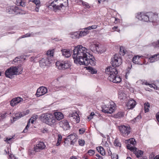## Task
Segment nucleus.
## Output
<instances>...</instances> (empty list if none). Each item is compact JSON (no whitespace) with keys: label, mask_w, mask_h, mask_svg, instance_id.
Listing matches in <instances>:
<instances>
[{"label":"nucleus","mask_w":159,"mask_h":159,"mask_svg":"<svg viewBox=\"0 0 159 159\" xmlns=\"http://www.w3.org/2000/svg\"><path fill=\"white\" fill-rule=\"evenodd\" d=\"M53 52H52V51H48L47 52V55H48L47 57H48V55H49L50 56H53Z\"/></svg>","instance_id":"nucleus-46"},{"label":"nucleus","mask_w":159,"mask_h":159,"mask_svg":"<svg viewBox=\"0 0 159 159\" xmlns=\"http://www.w3.org/2000/svg\"><path fill=\"white\" fill-rule=\"evenodd\" d=\"M148 14L149 15V21L153 22L157 20L158 17L157 13H154L152 12H148Z\"/></svg>","instance_id":"nucleus-17"},{"label":"nucleus","mask_w":159,"mask_h":159,"mask_svg":"<svg viewBox=\"0 0 159 159\" xmlns=\"http://www.w3.org/2000/svg\"><path fill=\"white\" fill-rule=\"evenodd\" d=\"M89 31L88 30H86L84 29V31H79V34L80 36V38L82 37L83 36H85L88 34Z\"/></svg>","instance_id":"nucleus-27"},{"label":"nucleus","mask_w":159,"mask_h":159,"mask_svg":"<svg viewBox=\"0 0 159 159\" xmlns=\"http://www.w3.org/2000/svg\"><path fill=\"white\" fill-rule=\"evenodd\" d=\"M57 66L58 67L59 69L65 70L69 68L70 66V64L67 61H65L62 62L57 61L56 63Z\"/></svg>","instance_id":"nucleus-9"},{"label":"nucleus","mask_w":159,"mask_h":159,"mask_svg":"<svg viewBox=\"0 0 159 159\" xmlns=\"http://www.w3.org/2000/svg\"><path fill=\"white\" fill-rule=\"evenodd\" d=\"M55 119L60 120L63 118V114L59 112H55L54 113Z\"/></svg>","instance_id":"nucleus-21"},{"label":"nucleus","mask_w":159,"mask_h":159,"mask_svg":"<svg viewBox=\"0 0 159 159\" xmlns=\"http://www.w3.org/2000/svg\"><path fill=\"white\" fill-rule=\"evenodd\" d=\"M100 153L102 156H104L105 154V152L104 148L102 147V149H101Z\"/></svg>","instance_id":"nucleus-48"},{"label":"nucleus","mask_w":159,"mask_h":159,"mask_svg":"<svg viewBox=\"0 0 159 159\" xmlns=\"http://www.w3.org/2000/svg\"><path fill=\"white\" fill-rule=\"evenodd\" d=\"M86 48L79 45L75 47L73 50L72 55L74 62L80 65L95 66L96 62L94 57L87 52Z\"/></svg>","instance_id":"nucleus-1"},{"label":"nucleus","mask_w":159,"mask_h":159,"mask_svg":"<svg viewBox=\"0 0 159 159\" xmlns=\"http://www.w3.org/2000/svg\"><path fill=\"white\" fill-rule=\"evenodd\" d=\"M17 2L19 3L20 5L21 6L23 7L24 6V3L22 2L21 0H18Z\"/></svg>","instance_id":"nucleus-49"},{"label":"nucleus","mask_w":159,"mask_h":159,"mask_svg":"<svg viewBox=\"0 0 159 159\" xmlns=\"http://www.w3.org/2000/svg\"><path fill=\"white\" fill-rule=\"evenodd\" d=\"M155 56L154 55H153L149 58V61L151 63L154 62L158 60V59H156Z\"/></svg>","instance_id":"nucleus-31"},{"label":"nucleus","mask_w":159,"mask_h":159,"mask_svg":"<svg viewBox=\"0 0 159 159\" xmlns=\"http://www.w3.org/2000/svg\"><path fill=\"white\" fill-rule=\"evenodd\" d=\"M61 141H59L58 140H57V142L56 143V145L57 146L60 145L61 143Z\"/></svg>","instance_id":"nucleus-62"},{"label":"nucleus","mask_w":159,"mask_h":159,"mask_svg":"<svg viewBox=\"0 0 159 159\" xmlns=\"http://www.w3.org/2000/svg\"><path fill=\"white\" fill-rule=\"evenodd\" d=\"M47 91L46 88L43 86L40 87L37 89L36 95L37 97H39L46 93Z\"/></svg>","instance_id":"nucleus-12"},{"label":"nucleus","mask_w":159,"mask_h":159,"mask_svg":"<svg viewBox=\"0 0 159 159\" xmlns=\"http://www.w3.org/2000/svg\"><path fill=\"white\" fill-rule=\"evenodd\" d=\"M38 116L37 115H35L34 116H33L32 117H31L32 118L34 119V120H36Z\"/></svg>","instance_id":"nucleus-61"},{"label":"nucleus","mask_w":159,"mask_h":159,"mask_svg":"<svg viewBox=\"0 0 159 159\" xmlns=\"http://www.w3.org/2000/svg\"><path fill=\"white\" fill-rule=\"evenodd\" d=\"M121 58L119 56L114 55L113 57L111 59V63L112 67H107L105 70V72L108 75V80L113 83H118L121 81V79L120 76L117 75L118 72L115 67L121 64Z\"/></svg>","instance_id":"nucleus-2"},{"label":"nucleus","mask_w":159,"mask_h":159,"mask_svg":"<svg viewBox=\"0 0 159 159\" xmlns=\"http://www.w3.org/2000/svg\"><path fill=\"white\" fill-rule=\"evenodd\" d=\"M90 49L93 52L95 53H102V51L101 50L99 47L98 43H93L91 44L89 46Z\"/></svg>","instance_id":"nucleus-8"},{"label":"nucleus","mask_w":159,"mask_h":159,"mask_svg":"<svg viewBox=\"0 0 159 159\" xmlns=\"http://www.w3.org/2000/svg\"><path fill=\"white\" fill-rule=\"evenodd\" d=\"M40 6H38V7L36 6V7L35 9V10L36 11L38 12L39 11V8Z\"/></svg>","instance_id":"nucleus-57"},{"label":"nucleus","mask_w":159,"mask_h":159,"mask_svg":"<svg viewBox=\"0 0 159 159\" xmlns=\"http://www.w3.org/2000/svg\"><path fill=\"white\" fill-rule=\"evenodd\" d=\"M95 115V114L93 112H91L90 116L87 117L89 120H90L93 118V116Z\"/></svg>","instance_id":"nucleus-38"},{"label":"nucleus","mask_w":159,"mask_h":159,"mask_svg":"<svg viewBox=\"0 0 159 159\" xmlns=\"http://www.w3.org/2000/svg\"><path fill=\"white\" fill-rule=\"evenodd\" d=\"M23 11L21 9L16 6H11L7 8L6 11L9 14H17L18 13H23L25 14V13H22Z\"/></svg>","instance_id":"nucleus-6"},{"label":"nucleus","mask_w":159,"mask_h":159,"mask_svg":"<svg viewBox=\"0 0 159 159\" xmlns=\"http://www.w3.org/2000/svg\"><path fill=\"white\" fill-rule=\"evenodd\" d=\"M77 140L75 134H71L68 136L65 139V141L70 142L71 145H74Z\"/></svg>","instance_id":"nucleus-13"},{"label":"nucleus","mask_w":159,"mask_h":159,"mask_svg":"<svg viewBox=\"0 0 159 159\" xmlns=\"http://www.w3.org/2000/svg\"><path fill=\"white\" fill-rule=\"evenodd\" d=\"M124 116V113L121 112H119L117 114L114 115L115 117L117 118H119L122 117Z\"/></svg>","instance_id":"nucleus-30"},{"label":"nucleus","mask_w":159,"mask_h":159,"mask_svg":"<svg viewBox=\"0 0 159 159\" xmlns=\"http://www.w3.org/2000/svg\"><path fill=\"white\" fill-rule=\"evenodd\" d=\"M94 151L93 150L90 149L88 152V153H89L90 156H92L94 154Z\"/></svg>","instance_id":"nucleus-39"},{"label":"nucleus","mask_w":159,"mask_h":159,"mask_svg":"<svg viewBox=\"0 0 159 159\" xmlns=\"http://www.w3.org/2000/svg\"><path fill=\"white\" fill-rule=\"evenodd\" d=\"M98 27V25H93L91 26H89L87 28H85L86 30H91L96 29Z\"/></svg>","instance_id":"nucleus-32"},{"label":"nucleus","mask_w":159,"mask_h":159,"mask_svg":"<svg viewBox=\"0 0 159 159\" xmlns=\"http://www.w3.org/2000/svg\"><path fill=\"white\" fill-rule=\"evenodd\" d=\"M46 147V145L44 143L39 141L35 146H34V149L35 152H39L44 149Z\"/></svg>","instance_id":"nucleus-11"},{"label":"nucleus","mask_w":159,"mask_h":159,"mask_svg":"<svg viewBox=\"0 0 159 159\" xmlns=\"http://www.w3.org/2000/svg\"><path fill=\"white\" fill-rule=\"evenodd\" d=\"M79 144L81 146H83L85 144V141L84 140L79 139Z\"/></svg>","instance_id":"nucleus-36"},{"label":"nucleus","mask_w":159,"mask_h":159,"mask_svg":"<svg viewBox=\"0 0 159 159\" xmlns=\"http://www.w3.org/2000/svg\"><path fill=\"white\" fill-rule=\"evenodd\" d=\"M39 32L33 33L32 32L30 33V37H34L36 35L39 34Z\"/></svg>","instance_id":"nucleus-47"},{"label":"nucleus","mask_w":159,"mask_h":159,"mask_svg":"<svg viewBox=\"0 0 159 159\" xmlns=\"http://www.w3.org/2000/svg\"><path fill=\"white\" fill-rule=\"evenodd\" d=\"M18 70V69L16 66H11L5 71V75L6 77L11 78L12 76L17 75Z\"/></svg>","instance_id":"nucleus-5"},{"label":"nucleus","mask_w":159,"mask_h":159,"mask_svg":"<svg viewBox=\"0 0 159 159\" xmlns=\"http://www.w3.org/2000/svg\"><path fill=\"white\" fill-rule=\"evenodd\" d=\"M117 29V26H114L112 28V29L114 31L116 30V31L119 32V31H120V30H116V29Z\"/></svg>","instance_id":"nucleus-54"},{"label":"nucleus","mask_w":159,"mask_h":159,"mask_svg":"<svg viewBox=\"0 0 159 159\" xmlns=\"http://www.w3.org/2000/svg\"><path fill=\"white\" fill-rule=\"evenodd\" d=\"M114 145L115 146L120 147L121 146V144L118 141L117 139H116L114 142Z\"/></svg>","instance_id":"nucleus-35"},{"label":"nucleus","mask_w":159,"mask_h":159,"mask_svg":"<svg viewBox=\"0 0 159 159\" xmlns=\"http://www.w3.org/2000/svg\"><path fill=\"white\" fill-rule=\"evenodd\" d=\"M118 98L120 100H123L126 98V95L121 90H120L118 92Z\"/></svg>","instance_id":"nucleus-23"},{"label":"nucleus","mask_w":159,"mask_h":159,"mask_svg":"<svg viewBox=\"0 0 159 159\" xmlns=\"http://www.w3.org/2000/svg\"><path fill=\"white\" fill-rule=\"evenodd\" d=\"M136 105V102L134 100H130L127 104V106L128 109L134 108Z\"/></svg>","instance_id":"nucleus-19"},{"label":"nucleus","mask_w":159,"mask_h":159,"mask_svg":"<svg viewBox=\"0 0 159 159\" xmlns=\"http://www.w3.org/2000/svg\"><path fill=\"white\" fill-rule=\"evenodd\" d=\"M18 58L17 57L15 58L13 60V61L15 62H16L18 61Z\"/></svg>","instance_id":"nucleus-63"},{"label":"nucleus","mask_w":159,"mask_h":159,"mask_svg":"<svg viewBox=\"0 0 159 159\" xmlns=\"http://www.w3.org/2000/svg\"><path fill=\"white\" fill-rule=\"evenodd\" d=\"M120 54L122 56L125 54V51L122 47H120Z\"/></svg>","instance_id":"nucleus-42"},{"label":"nucleus","mask_w":159,"mask_h":159,"mask_svg":"<svg viewBox=\"0 0 159 159\" xmlns=\"http://www.w3.org/2000/svg\"><path fill=\"white\" fill-rule=\"evenodd\" d=\"M30 124V121H29L28 122L27 125L25 127V128L24 129V130L23 131V133H26L27 131V130L28 129V128L29 127V125Z\"/></svg>","instance_id":"nucleus-41"},{"label":"nucleus","mask_w":159,"mask_h":159,"mask_svg":"<svg viewBox=\"0 0 159 159\" xmlns=\"http://www.w3.org/2000/svg\"><path fill=\"white\" fill-rule=\"evenodd\" d=\"M71 36L72 38L74 39L80 38L79 34V31H77L72 33Z\"/></svg>","instance_id":"nucleus-25"},{"label":"nucleus","mask_w":159,"mask_h":159,"mask_svg":"<svg viewBox=\"0 0 159 159\" xmlns=\"http://www.w3.org/2000/svg\"><path fill=\"white\" fill-rule=\"evenodd\" d=\"M59 124L61 127L65 130L69 129L70 128L69 123L66 120H63L59 122Z\"/></svg>","instance_id":"nucleus-15"},{"label":"nucleus","mask_w":159,"mask_h":159,"mask_svg":"<svg viewBox=\"0 0 159 159\" xmlns=\"http://www.w3.org/2000/svg\"><path fill=\"white\" fill-rule=\"evenodd\" d=\"M149 108L148 107H145V113H146L149 111Z\"/></svg>","instance_id":"nucleus-56"},{"label":"nucleus","mask_w":159,"mask_h":159,"mask_svg":"<svg viewBox=\"0 0 159 159\" xmlns=\"http://www.w3.org/2000/svg\"><path fill=\"white\" fill-rule=\"evenodd\" d=\"M112 159H118V155L114 154L111 156Z\"/></svg>","instance_id":"nucleus-45"},{"label":"nucleus","mask_w":159,"mask_h":159,"mask_svg":"<svg viewBox=\"0 0 159 159\" xmlns=\"http://www.w3.org/2000/svg\"><path fill=\"white\" fill-rule=\"evenodd\" d=\"M82 4L83 6H85V7L87 8H89L90 7L89 4L87 2L82 1Z\"/></svg>","instance_id":"nucleus-40"},{"label":"nucleus","mask_w":159,"mask_h":159,"mask_svg":"<svg viewBox=\"0 0 159 159\" xmlns=\"http://www.w3.org/2000/svg\"><path fill=\"white\" fill-rule=\"evenodd\" d=\"M128 142H129L130 143V144H132L133 145L135 144L136 143V142L135 141V139L133 138L129 139L128 140Z\"/></svg>","instance_id":"nucleus-34"},{"label":"nucleus","mask_w":159,"mask_h":159,"mask_svg":"<svg viewBox=\"0 0 159 159\" xmlns=\"http://www.w3.org/2000/svg\"><path fill=\"white\" fill-rule=\"evenodd\" d=\"M148 12L145 13L141 12L138 13L136 16V17L139 20H143L145 22L149 21V15L148 14Z\"/></svg>","instance_id":"nucleus-7"},{"label":"nucleus","mask_w":159,"mask_h":159,"mask_svg":"<svg viewBox=\"0 0 159 159\" xmlns=\"http://www.w3.org/2000/svg\"><path fill=\"white\" fill-rule=\"evenodd\" d=\"M51 60L49 59V57H46L42 58L39 61V63L40 66L44 67L45 66L48 65L50 64Z\"/></svg>","instance_id":"nucleus-10"},{"label":"nucleus","mask_w":159,"mask_h":159,"mask_svg":"<svg viewBox=\"0 0 159 159\" xmlns=\"http://www.w3.org/2000/svg\"><path fill=\"white\" fill-rule=\"evenodd\" d=\"M87 69L89 70V72L92 74H96L97 73V70L92 67L88 66Z\"/></svg>","instance_id":"nucleus-28"},{"label":"nucleus","mask_w":159,"mask_h":159,"mask_svg":"<svg viewBox=\"0 0 159 159\" xmlns=\"http://www.w3.org/2000/svg\"><path fill=\"white\" fill-rule=\"evenodd\" d=\"M156 117L158 122L159 123V112H158L157 114L156 115Z\"/></svg>","instance_id":"nucleus-55"},{"label":"nucleus","mask_w":159,"mask_h":159,"mask_svg":"<svg viewBox=\"0 0 159 159\" xmlns=\"http://www.w3.org/2000/svg\"><path fill=\"white\" fill-rule=\"evenodd\" d=\"M141 118V116L140 115H139L137 117L134 118L133 120V121L135 122V121H137L138 120L140 119Z\"/></svg>","instance_id":"nucleus-43"},{"label":"nucleus","mask_w":159,"mask_h":159,"mask_svg":"<svg viewBox=\"0 0 159 159\" xmlns=\"http://www.w3.org/2000/svg\"><path fill=\"white\" fill-rule=\"evenodd\" d=\"M154 56L156 59H158V60L159 59V53L155 54Z\"/></svg>","instance_id":"nucleus-60"},{"label":"nucleus","mask_w":159,"mask_h":159,"mask_svg":"<svg viewBox=\"0 0 159 159\" xmlns=\"http://www.w3.org/2000/svg\"><path fill=\"white\" fill-rule=\"evenodd\" d=\"M85 132V129L84 128L80 129L79 130V132L80 134H83Z\"/></svg>","instance_id":"nucleus-44"},{"label":"nucleus","mask_w":159,"mask_h":159,"mask_svg":"<svg viewBox=\"0 0 159 159\" xmlns=\"http://www.w3.org/2000/svg\"><path fill=\"white\" fill-rule=\"evenodd\" d=\"M134 153L136 155L137 157H139L142 156L143 154V152L141 150L137 149L136 148L134 152Z\"/></svg>","instance_id":"nucleus-24"},{"label":"nucleus","mask_w":159,"mask_h":159,"mask_svg":"<svg viewBox=\"0 0 159 159\" xmlns=\"http://www.w3.org/2000/svg\"><path fill=\"white\" fill-rule=\"evenodd\" d=\"M30 2L34 3L38 7V6H41L40 2L39 0H30Z\"/></svg>","instance_id":"nucleus-33"},{"label":"nucleus","mask_w":159,"mask_h":159,"mask_svg":"<svg viewBox=\"0 0 159 159\" xmlns=\"http://www.w3.org/2000/svg\"><path fill=\"white\" fill-rule=\"evenodd\" d=\"M12 138H7L5 140V141L7 142V143H9V141H10L12 139Z\"/></svg>","instance_id":"nucleus-52"},{"label":"nucleus","mask_w":159,"mask_h":159,"mask_svg":"<svg viewBox=\"0 0 159 159\" xmlns=\"http://www.w3.org/2000/svg\"><path fill=\"white\" fill-rule=\"evenodd\" d=\"M146 85H149V86L151 88H153L154 89H157V87L154 84H149L148 83H146Z\"/></svg>","instance_id":"nucleus-37"},{"label":"nucleus","mask_w":159,"mask_h":159,"mask_svg":"<svg viewBox=\"0 0 159 159\" xmlns=\"http://www.w3.org/2000/svg\"><path fill=\"white\" fill-rule=\"evenodd\" d=\"M23 99L20 97H18L12 99L10 102V105L12 107L17 105Z\"/></svg>","instance_id":"nucleus-16"},{"label":"nucleus","mask_w":159,"mask_h":159,"mask_svg":"<svg viewBox=\"0 0 159 159\" xmlns=\"http://www.w3.org/2000/svg\"><path fill=\"white\" fill-rule=\"evenodd\" d=\"M145 107H150V105L148 102L145 103L144 104Z\"/></svg>","instance_id":"nucleus-58"},{"label":"nucleus","mask_w":159,"mask_h":159,"mask_svg":"<svg viewBox=\"0 0 159 159\" xmlns=\"http://www.w3.org/2000/svg\"><path fill=\"white\" fill-rule=\"evenodd\" d=\"M154 159H159V156H156L154 158Z\"/></svg>","instance_id":"nucleus-64"},{"label":"nucleus","mask_w":159,"mask_h":159,"mask_svg":"<svg viewBox=\"0 0 159 159\" xmlns=\"http://www.w3.org/2000/svg\"><path fill=\"white\" fill-rule=\"evenodd\" d=\"M127 148L130 151L132 152H134L136 148L135 147H133L131 146V145L129 144H128L126 146Z\"/></svg>","instance_id":"nucleus-29"},{"label":"nucleus","mask_w":159,"mask_h":159,"mask_svg":"<svg viewBox=\"0 0 159 159\" xmlns=\"http://www.w3.org/2000/svg\"><path fill=\"white\" fill-rule=\"evenodd\" d=\"M61 51L62 52V55L66 57H69L71 56L70 52L68 49H62Z\"/></svg>","instance_id":"nucleus-20"},{"label":"nucleus","mask_w":159,"mask_h":159,"mask_svg":"<svg viewBox=\"0 0 159 159\" xmlns=\"http://www.w3.org/2000/svg\"><path fill=\"white\" fill-rule=\"evenodd\" d=\"M96 156L98 157V159H103L102 157L98 154H96Z\"/></svg>","instance_id":"nucleus-53"},{"label":"nucleus","mask_w":159,"mask_h":159,"mask_svg":"<svg viewBox=\"0 0 159 159\" xmlns=\"http://www.w3.org/2000/svg\"><path fill=\"white\" fill-rule=\"evenodd\" d=\"M69 116L70 117H73V119L75 120L77 123H78L80 121L79 116L76 112L70 113L69 114Z\"/></svg>","instance_id":"nucleus-18"},{"label":"nucleus","mask_w":159,"mask_h":159,"mask_svg":"<svg viewBox=\"0 0 159 159\" xmlns=\"http://www.w3.org/2000/svg\"><path fill=\"white\" fill-rule=\"evenodd\" d=\"M41 119L46 124L50 125H53L56 122V119L53 115L49 113L43 114L40 116Z\"/></svg>","instance_id":"nucleus-3"},{"label":"nucleus","mask_w":159,"mask_h":159,"mask_svg":"<svg viewBox=\"0 0 159 159\" xmlns=\"http://www.w3.org/2000/svg\"><path fill=\"white\" fill-rule=\"evenodd\" d=\"M118 129L121 135L126 137L129 134L131 129L129 126L121 125L118 127Z\"/></svg>","instance_id":"nucleus-4"},{"label":"nucleus","mask_w":159,"mask_h":159,"mask_svg":"<svg viewBox=\"0 0 159 159\" xmlns=\"http://www.w3.org/2000/svg\"><path fill=\"white\" fill-rule=\"evenodd\" d=\"M115 108V106L110 105L102 109V111L105 113L111 114L114 111Z\"/></svg>","instance_id":"nucleus-14"},{"label":"nucleus","mask_w":159,"mask_h":159,"mask_svg":"<svg viewBox=\"0 0 159 159\" xmlns=\"http://www.w3.org/2000/svg\"><path fill=\"white\" fill-rule=\"evenodd\" d=\"M25 116V114H23V113H16L15 114V117H13V120L14 122L16 120L18 119L21 117H23Z\"/></svg>","instance_id":"nucleus-22"},{"label":"nucleus","mask_w":159,"mask_h":159,"mask_svg":"<svg viewBox=\"0 0 159 159\" xmlns=\"http://www.w3.org/2000/svg\"><path fill=\"white\" fill-rule=\"evenodd\" d=\"M23 114H25V116L28 114L29 113V110H26L25 112H23Z\"/></svg>","instance_id":"nucleus-59"},{"label":"nucleus","mask_w":159,"mask_h":159,"mask_svg":"<svg viewBox=\"0 0 159 159\" xmlns=\"http://www.w3.org/2000/svg\"><path fill=\"white\" fill-rule=\"evenodd\" d=\"M62 139V136L61 134L58 135V140L59 141H61Z\"/></svg>","instance_id":"nucleus-50"},{"label":"nucleus","mask_w":159,"mask_h":159,"mask_svg":"<svg viewBox=\"0 0 159 159\" xmlns=\"http://www.w3.org/2000/svg\"><path fill=\"white\" fill-rule=\"evenodd\" d=\"M101 149H102V147L101 146L97 147L96 148L97 150L100 153V152Z\"/></svg>","instance_id":"nucleus-51"},{"label":"nucleus","mask_w":159,"mask_h":159,"mask_svg":"<svg viewBox=\"0 0 159 159\" xmlns=\"http://www.w3.org/2000/svg\"><path fill=\"white\" fill-rule=\"evenodd\" d=\"M139 60L140 57L139 56H135L133 58L132 61L135 64H140L139 62Z\"/></svg>","instance_id":"nucleus-26"}]
</instances>
